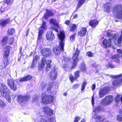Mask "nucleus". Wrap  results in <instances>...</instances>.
<instances>
[{
	"mask_svg": "<svg viewBox=\"0 0 122 122\" xmlns=\"http://www.w3.org/2000/svg\"><path fill=\"white\" fill-rule=\"evenodd\" d=\"M0 92H1V95L5 97L7 101L9 102L11 101V98L10 95L9 89L4 84L0 85Z\"/></svg>",
	"mask_w": 122,
	"mask_h": 122,
	"instance_id": "2",
	"label": "nucleus"
},
{
	"mask_svg": "<svg viewBox=\"0 0 122 122\" xmlns=\"http://www.w3.org/2000/svg\"><path fill=\"white\" fill-rule=\"evenodd\" d=\"M107 33V36H110L111 35V34L110 32L107 31L106 32Z\"/></svg>",
	"mask_w": 122,
	"mask_h": 122,
	"instance_id": "53",
	"label": "nucleus"
},
{
	"mask_svg": "<svg viewBox=\"0 0 122 122\" xmlns=\"http://www.w3.org/2000/svg\"><path fill=\"white\" fill-rule=\"evenodd\" d=\"M39 58V56L37 55L36 56L34 57L32 64L31 66L32 68L34 67L36 65L38 60Z\"/></svg>",
	"mask_w": 122,
	"mask_h": 122,
	"instance_id": "23",
	"label": "nucleus"
},
{
	"mask_svg": "<svg viewBox=\"0 0 122 122\" xmlns=\"http://www.w3.org/2000/svg\"><path fill=\"white\" fill-rule=\"evenodd\" d=\"M70 23V21L69 20H66L65 21V23L67 25H69Z\"/></svg>",
	"mask_w": 122,
	"mask_h": 122,
	"instance_id": "51",
	"label": "nucleus"
},
{
	"mask_svg": "<svg viewBox=\"0 0 122 122\" xmlns=\"http://www.w3.org/2000/svg\"><path fill=\"white\" fill-rule=\"evenodd\" d=\"M46 27V23L43 21L42 24V25L39 29V32L38 39H40L42 37V35L44 30H45Z\"/></svg>",
	"mask_w": 122,
	"mask_h": 122,
	"instance_id": "14",
	"label": "nucleus"
},
{
	"mask_svg": "<svg viewBox=\"0 0 122 122\" xmlns=\"http://www.w3.org/2000/svg\"><path fill=\"white\" fill-rule=\"evenodd\" d=\"M117 120L119 121H122V116L121 115H118L117 116Z\"/></svg>",
	"mask_w": 122,
	"mask_h": 122,
	"instance_id": "42",
	"label": "nucleus"
},
{
	"mask_svg": "<svg viewBox=\"0 0 122 122\" xmlns=\"http://www.w3.org/2000/svg\"><path fill=\"white\" fill-rule=\"evenodd\" d=\"M117 52L121 55H119V54L115 55L112 56V58L113 60H114V61L115 62L118 63L119 62V58L120 56L122 58V50L121 49H117Z\"/></svg>",
	"mask_w": 122,
	"mask_h": 122,
	"instance_id": "13",
	"label": "nucleus"
},
{
	"mask_svg": "<svg viewBox=\"0 0 122 122\" xmlns=\"http://www.w3.org/2000/svg\"><path fill=\"white\" fill-rule=\"evenodd\" d=\"M7 84L10 89L13 91H15L17 89V85L15 80L13 79H10L7 81Z\"/></svg>",
	"mask_w": 122,
	"mask_h": 122,
	"instance_id": "9",
	"label": "nucleus"
},
{
	"mask_svg": "<svg viewBox=\"0 0 122 122\" xmlns=\"http://www.w3.org/2000/svg\"><path fill=\"white\" fill-rule=\"evenodd\" d=\"M53 15V14L52 12V11L49 10H46V13L44 15L43 18L47 19L48 17V16H52Z\"/></svg>",
	"mask_w": 122,
	"mask_h": 122,
	"instance_id": "22",
	"label": "nucleus"
},
{
	"mask_svg": "<svg viewBox=\"0 0 122 122\" xmlns=\"http://www.w3.org/2000/svg\"><path fill=\"white\" fill-rule=\"evenodd\" d=\"M79 86V85L78 84H75L72 87V89H76L78 88Z\"/></svg>",
	"mask_w": 122,
	"mask_h": 122,
	"instance_id": "43",
	"label": "nucleus"
},
{
	"mask_svg": "<svg viewBox=\"0 0 122 122\" xmlns=\"http://www.w3.org/2000/svg\"><path fill=\"white\" fill-rule=\"evenodd\" d=\"M38 122H48L45 119L41 118L38 121Z\"/></svg>",
	"mask_w": 122,
	"mask_h": 122,
	"instance_id": "45",
	"label": "nucleus"
},
{
	"mask_svg": "<svg viewBox=\"0 0 122 122\" xmlns=\"http://www.w3.org/2000/svg\"><path fill=\"white\" fill-rule=\"evenodd\" d=\"M46 86V84L45 83H43L42 85H41L42 87L43 88H44Z\"/></svg>",
	"mask_w": 122,
	"mask_h": 122,
	"instance_id": "52",
	"label": "nucleus"
},
{
	"mask_svg": "<svg viewBox=\"0 0 122 122\" xmlns=\"http://www.w3.org/2000/svg\"><path fill=\"white\" fill-rule=\"evenodd\" d=\"M107 68H114V65L111 63H108L106 66Z\"/></svg>",
	"mask_w": 122,
	"mask_h": 122,
	"instance_id": "41",
	"label": "nucleus"
},
{
	"mask_svg": "<svg viewBox=\"0 0 122 122\" xmlns=\"http://www.w3.org/2000/svg\"><path fill=\"white\" fill-rule=\"evenodd\" d=\"M76 28V25L75 24H72L70 27V30L71 31H74Z\"/></svg>",
	"mask_w": 122,
	"mask_h": 122,
	"instance_id": "33",
	"label": "nucleus"
},
{
	"mask_svg": "<svg viewBox=\"0 0 122 122\" xmlns=\"http://www.w3.org/2000/svg\"><path fill=\"white\" fill-rule=\"evenodd\" d=\"M79 53V51L77 50L75 53L73 54L72 57L73 60L72 66V68L73 69L75 68L77 65V62L78 60V56Z\"/></svg>",
	"mask_w": 122,
	"mask_h": 122,
	"instance_id": "7",
	"label": "nucleus"
},
{
	"mask_svg": "<svg viewBox=\"0 0 122 122\" xmlns=\"http://www.w3.org/2000/svg\"><path fill=\"white\" fill-rule=\"evenodd\" d=\"M113 99V97L111 96H106L102 100L101 104L105 106L108 105L112 102Z\"/></svg>",
	"mask_w": 122,
	"mask_h": 122,
	"instance_id": "8",
	"label": "nucleus"
},
{
	"mask_svg": "<svg viewBox=\"0 0 122 122\" xmlns=\"http://www.w3.org/2000/svg\"><path fill=\"white\" fill-rule=\"evenodd\" d=\"M41 109L45 114L48 115L50 116L53 114V110L48 107H43Z\"/></svg>",
	"mask_w": 122,
	"mask_h": 122,
	"instance_id": "15",
	"label": "nucleus"
},
{
	"mask_svg": "<svg viewBox=\"0 0 122 122\" xmlns=\"http://www.w3.org/2000/svg\"><path fill=\"white\" fill-rule=\"evenodd\" d=\"M51 51L48 48L42 49L41 51V54L44 56L48 57L51 54Z\"/></svg>",
	"mask_w": 122,
	"mask_h": 122,
	"instance_id": "16",
	"label": "nucleus"
},
{
	"mask_svg": "<svg viewBox=\"0 0 122 122\" xmlns=\"http://www.w3.org/2000/svg\"><path fill=\"white\" fill-rule=\"evenodd\" d=\"M113 13L118 19L122 20V5H116L112 8Z\"/></svg>",
	"mask_w": 122,
	"mask_h": 122,
	"instance_id": "3",
	"label": "nucleus"
},
{
	"mask_svg": "<svg viewBox=\"0 0 122 122\" xmlns=\"http://www.w3.org/2000/svg\"><path fill=\"white\" fill-rule=\"evenodd\" d=\"M5 106L4 103L0 99V107L3 108Z\"/></svg>",
	"mask_w": 122,
	"mask_h": 122,
	"instance_id": "39",
	"label": "nucleus"
},
{
	"mask_svg": "<svg viewBox=\"0 0 122 122\" xmlns=\"http://www.w3.org/2000/svg\"><path fill=\"white\" fill-rule=\"evenodd\" d=\"M51 62V60H45V58L42 59L41 63L39 64L38 69L40 71H41L44 68L46 63L47 65V66L46 67V71H48L50 69L51 67L50 64Z\"/></svg>",
	"mask_w": 122,
	"mask_h": 122,
	"instance_id": "4",
	"label": "nucleus"
},
{
	"mask_svg": "<svg viewBox=\"0 0 122 122\" xmlns=\"http://www.w3.org/2000/svg\"><path fill=\"white\" fill-rule=\"evenodd\" d=\"M10 22V19H7L1 21L0 23V25L1 26L3 27L6 25L7 24Z\"/></svg>",
	"mask_w": 122,
	"mask_h": 122,
	"instance_id": "25",
	"label": "nucleus"
},
{
	"mask_svg": "<svg viewBox=\"0 0 122 122\" xmlns=\"http://www.w3.org/2000/svg\"><path fill=\"white\" fill-rule=\"evenodd\" d=\"M80 119V117H76L75 118L74 122H78Z\"/></svg>",
	"mask_w": 122,
	"mask_h": 122,
	"instance_id": "47",
	"label": "nucleus"
},
{
	"mask_svg": "<svg viewBox=\"0 0 122 122\" xmlns=\"http://www.w3.org/2000/svg\"><path fill=\"white\" fill-rule=\"evenodd\" d=\"M79 71H76V72L75 73V76L76 78V79L79 76Z\"/></svg>",
	"mask_w": 122,
	"mask_h": 122,
	"instance_id": "40",
	"label": "nucleus"
},
{
	"mask_svg": "<svg viewBox=\"0 0 122 122\" xmlns=\"http://www.w3.org/2000/svg\"><path fill=\"white\" fill-rule=\"evenodd\" d=\"M75 35L74 34L72 35L71 36L70 38V40L71 41H74L75 37Z\"/></svg>",
	"mask_w": 122,
	"mask_h": 122,
	"instance_id": "44",
	"label": "nucleus"
},
{
	"mask_svg": "<svg viewBox=\"0 0 122 122\" xmlns=\"http://www.w3.org/2000/svg\"><path fill=\"white\" fill-rule=\"evenodd\" d=\"M81 122H85V120L83 119L82 120Z\"/></svg>",
	"mask_w": 122,
	"mask_h": 122,
	"instance_id": "64",
	"label": "nucleus"
},
{
	"mask_svg": "<svg viewBox=\"0 0 122 122\" xmlns=\"http://www.w3.org/2000/svg\"><path fill=\"white\" fill-rule=\"evenodd\" d=\"M102 43L103 47L105 48L110 47L111 46V39L110 38L108 40L105 39Z\"/></svg>",
	"mask_w": 122,
	"mask_h": 122,
	"instance_id": "18",
	"label": "nucleus"
},
{
	"mask_svg": "<svg viewBox=\"0 0 122 122\" xmlns=\"http://www.w3.org/2000/svg\"><path fill=\"white\" fill-rule=\"evenodd\" d=\"M79 2L77 5V7L79 8L84 3L86 0H78Z\"/></svg>",
	"mask_w": 122,
	"mask_h": 122,
	"instance_id": "31",
	"label": "nucleus"
},
{
	"mask_svg": "<svg viewBox=\"0 0 122 122\" xmlns=\"http://www.w3.org/2000/svg\"><path fill=\"white\" fill-rule=\"evenodd\" d=\"M14 40V38L12 37H11L8 39V42L11 45L13 44Z\"/></svg>",
	"mask_w": 122,
	"mask_h": 122,
	"instance_id": "35",
	"label": "nucleus"
},
{
	"mask_svg": "<svg viewBox=\"0 0 122 122\" xmlns=\"http://www.w3.org/2000/svg\"><path fill=\"white\" fill-rule=\"evenodd\" d=\"M92 66L93 67H97V65L95 64H93L92 65Z\"/></svg>",
	"mask_w": 122,
	"mask_h": 122,
	"instance_id": "59",
	"label": "nucleus"
},
{
	"mask_svg": "<svg viewBox=\"0 0 122 122\" xmlns=\"http://www.w3.org/2000/svg\"><path fill=\"white\" fill-rule=\"evenodd\" d=\"M81 70L83 71H84L86 70V68L85 67V65L84 63H82L81 64Z\"/></svg>",
	"mask_w": 122,
	"mask_h": 122,
	"instance_id": "37",
	"label": "nucleus"
},
{
	"mask_svg": "<svg viewBox=\"0 0 122 122\" xmlns=\"http://www.w3.org/2000/svg\"><path fill=\"white\" fill-rule=\"evenodd\" d=\"M14 32L15 29L13 28L9 29L7 31L8 34L10 35H12Z\"/></svg>",
	"mask_w": 122,
	"mask_h": 122,
	"instance_id": "30",
	"label": "nucleus"
},
{
	"mask_svg": "<svg viewBox=\"0 0 122 122\" xmlns=\"http://www.w3.org/2000/svg\"><path fill=\"white\" fill-rule=\"evenodd\" d=\"M86 55L89 57L93 56V54L91 52H88L86 53Z\"/></svg>",
	"mask_w": 122,
	"mask_h": 122,
	"instance_id": "46",
	"label": "nucleus"
},
{
	"mask_svg": "<svg viewBox=\"0 0 122 122\" xmlns=\"http://www.w3.org/2000/svg\"><path fill=\"white\" fill-rule=\"evenodd\" d=\"M29 98L28 97L20 95L18 96L17 100L19 102L21 103L26 101Z\"/></svg>",
	"mask_w": 122,
	"mask_h": 122,
	"instance_id": "17",
	"label": "nucleus"
},
{
	"mask_svg": "<svg viewBox=\"0 0 122 122\" xmlns=\"http://www.w3.org/2000/svg\"><path fill=\"white\" fill-rule=\"evenodd\" d=\"M87 84V82L86 81H84L81 86V91H83L85 88V87Z\"/></svg>",
	"mask_w": 122,
	"mask_h": 122,
	"instance_id": "34",
	"label": "nucleus"
},
{
	"mask_svg": "<svg viewBox=\"0 0 122 122\" xmlns=\"http://www.w3.org/2000/svg\"><path fill=\"white\" fill-rule=\"evenodd\" d=\"M110 76L112 78H115L112 82L113 85L117 86L122 82V73L118 75H111Z\"/></svg>",
	"mask_w": 122,
	"mask_h": 122,
	"instance_id": "6",
	"label": "nucleus"
},
{
	"mask_svg": "<svg viewBox=\"0 0 122 122\" xmlns=\"http://www.w3.org/2000/svg\"><path fill=\"white\" fill-rule=\"evenodd\" d=\"M28 30L29 29L26 31V36H27L28 34Z\"/></svg>",
	"mask_w": 122,
	"mask_h": 122,
	"instance_id": "63",
	"label": "nucleus"
},
{
	"mask_svg": "<svg viewBox=\"0 0 122 122\" xmlns=\"http://www.w3.org/2000/svg\"><path fill=\"white\" fill-rule=\"evenodd\" d=\"M62 67L65 69V68L68 67V66L66 64H64L63 65Z\"/></svg>",
	"mask_w": 122,
	"mask_h": 122,
	"instance_id": "56",
	"label": "nucleus"
},
{
	"mask_svg": "<svg viewBox=\"0 0 122 122\" xmlns=\"http://www.w3.org/2000/svg\"><path fill=\"white\" fill-rule=\"evenodd\" d=\"M101 111V107L99 106L97 108H93V112L92 113V118L94 119H99L102 118V117L101 116H97L96 114L98 112V111Z\"/></svg>",
	"mask_w": 122,
	"mask_h": 122,
	"instance_id": "11",
	"label": "nucleus"
},
{
	"mask_svg": "<svg viewBox=\"0 0 122 122\" xmlns=\"http://www.w3.org/2000/svg\"><path fill=\"white\" fill-rule=\"evenodd\" d=\"M121 34L120 37L118 38L117 40V43L119 44V46L120 45L119 44L121 43V41H122V30L121 32Z\"/></svg>",
	"mask_w": 122,
	"mask_h": 122,
	"instance_id": "36",
	"label": "nucleus"
},
{
	"mask_svg": "<svg viewBox=\"0 0 122 122\" xmlns=\"http://www.w3.org/2000/svg\"><path fill=\"white\" fill-rule=\"evenodd\" d=\"M114 40H116V35H115L114 36V37L113 38Z\"/></svg>",
	"mask_w": 122,
	"mask_h": 122,
	"instance_id": "61",
	"label": "nucleus"
},
{
	"mask_svg": "<svg viewBox=\"0 0 122 122\" xmlns=\"http://www.w3.org/2000/svg\"><path fill=\"white\" fill-rule=\"evenodd\" d=\"M54 30H55L57 32H58V30L57 28H53Z\"/></svg>",
	"mask_w": 122,
	"mask_h": 122,
	"instance_id": "60",
	"label": "nucleus"
},
{
	"mask_svg": "<svg viewBox=\"0 0 122 122\" xmlns=\"http://www.w3.org/2000/svg\"><path fill=\"white\" fill-rule=\"evenodd\" d=\"M77 14H76V15H75L73 17V18H76L77 17Z\"/></svg>",
	"mask_w": 122,
	"mask_h": 122,
	"instance_id": "62",
	"label": "nucleus"
},
{
	"mask_svg": "<svg viewBox=\"0 0 122 122\" xmlns=\"http://www.w3.org/2000/svg\"><path fill=\"white\" fill-rule=\"evenodd\" d=\"M32 78V76L29 75H28L26 76L23 77L20 79L19 81L21 82L26 81L29 80Z\"/></svg>",
	"mask_w": 122,
	"mask_h": 122,
	"instance_id": "24",
	"label": "nucleus"
},
{
	"mask_svg": "<svg viewBox=\"0 0 122 122\" xmlns=\"http://www.w3.org/2000/svg\"><path fill=\"white\" fill-rule=\"evenodd\" d=\"M86 27H83L81 29L80 31L79 32L78 35L80 36H84L86 32Z\"/></svg>",
	"mask_w": 122,
	"mask_h": 122,
	"instance_id": "20",
	"label": "nucleus"
},
{
	"mask_svg": "<svg viewBox=\"0 0 122 122\" xmlns=\"http://www.w3.org/2000/svg\"><path fill=\"white\" fill-rule=\"evenodd\" d=\"M57 71L56 67H54L51 70L49 74L52 80H55L57 78Z\"/></svg>",
	"mask_w": 122,
	"mask_h": 122,
	"instance_id": "12",
	"label": "nucleus"
},
{
	"mask_svg": "<svg viewBox=\"0 0 122 122\" xmlns=\"http://www.w3.org/2000/svg\"><path fill=\"white\" fill-rule=\"evenodd\" d=\"M70 78L71 82L73 81L75 79L74 77L71 75H70Z\"/></svg>",
	"mask_w": 122,
	"mask_h": 122,
	"instance_id": "48",
	"label": "nucleus"
},
{
	"mask_svg": "<svg viewBox=\"0 0 122 122\" xmlns=\"http://www.w3.org/2000/svg\"><path fill=\"white\" fill-rule=\"evenodd\" d=\"M58 35L60 41V45L59 46H56L53 47V49L54 52L56 55L59 54L61 51H63L65 43L64 39L65 38V35L64 32H61L60 33L58 34Z\"/></svg>",
	"mask_w": 122,
	"mask_h": 122,
	"instance_id": "1",
	"label": "nucleus"
},
{
	"mask_svg": "<svg viewBox=\"0 0 122 122\" xmlns=\"http://www.w3.org/2000/svg\"><path fill=\"white\" fill-rule=\"evenodd\" d=\"M50 122H55V120L53 118H51L50 121Z\"/></svg>",
	"mask_w": 122,
	"mask_h": 122,
	"instance_id": "55",
	"label": "nucleus"
},
{
	"mask_svg": "<svg viewBox=\"0 0 122 122\" xmlns=\"http://www.w3.org/2000/svg\"><path fill=\"white\" fill-rule=\"evenodd\" d=\"M9 49L8 48L4 52V56L7 57L9 56Z\"/></svg>",
	"mask_w": 122,
	"mask_h": 122,
	"instance_id": "32",
	"label": "nucleus"
},
{
	"mask_svg": "<svg viewBox=\"0 0 122 122\" xmlns=\"http://www.w3.org/2000/svg\"><path fill=\"white\" fill-rule=\"evenodd\" d=\"M42 102L43 103L49 104L52 102L54 99L53 96L43 93L41 95Z\"/></svg>",
	"mask_w": 122,
	"mask_h": 122,
	"instance_id": "5",
	"label": "nucleus"
},
{
	"mask_svg": "<svg viewBox=\"0 0 122 122\" xmlns=\"http://www.w3.org/2000/svg\"><path fill=\"white\" fill-rule=\"evenodd\" d=\"M50 23L51 24L53 25H54L58 28H59L58 23L56 22V20L54 19H51L50 20Z\"/></svg>",
	"mask_w": 122,
	"mask_h": 122,
	"instance_id": "28",
	"label": "nucleus"
},
{
	"mask_svg": "<svg viewBox=\"0 0 122 122\" xmlns=\"http://www.w3.org/2000/svg\"><path fill=\"white\" fill-rule=\"evenodd\" d=\"M95 87L96 85L95 84H93L92 85V89L93 90H94L95 89Z\"/></svg>",
	"mask_w": 122,
	"mask_h": 122,
	"instance_id": "54",
	"label": "nucleus"
},
{
	"mask_svg": "<svg viewBox=\"0 0 122 122\" xmlns=\"http://www.w3.org/2000/svg\"><path fill=\"white\" fill-rule=\"evenodd\" d=\"M46 39L49 41H51L53 40L55 38L54 34L52 33V32H48L46 35Z\"/></svg>",
	"mask_w": 122,
	"mask_h": 122,
	"instance_id": "19",
	"label": "nucleus"
},
{
	"mask_svg": "<svg viewBox=\"0 0 122 122\" xmlns=\"http://www.w3.org/2000/svg\"><path fill=\"white\" fill-rule=\"evenodd\" d=\"M4 2L5 3H6L7 4H8L10 3V0H6Z\"/></svg>",
	"mask_w": 122,
	"mask_h": 122,
	"instance_id": "50",
	"label": "nucleus"
},
{
	"mask_svg": "<svg viewBox=\"0 0 122 122\" xmlns=\"http://www.w3.org/2000/svg\"><path fill=\"white\" fill-rule=\"evenodd\" d=\"M112 6V5L111 3H107L105 5L104 7L106 11L108 12H110Z\"/></svg>",
	"mask_w": 122,
	"mask_h": 122,
	"instance_id": "21",
	"label": "nucleus"
},
{
	"mask_svg": "<svg viewBox=\"0 0 122 122\" xmlns=\"http://www.w3.org/2000/svg\"><path fill=\"white\" fill-rule=\"evenodd\" d=\"M119 112L120 113H122V109H120Z\"/></svg>",
	"mask_w": 122,
	"mask_h": 122,
	"instance_id": "58",
	"label": "nucleus"
},
{
	"mask_svg": "<svg viewBox=\"0 0 122 122\" xmlns=\"http://www.w3.org/2000/svg\"><path fill=\"white\" fill-rule=\"evenodd\" d=\"M110 88L109 87H106L100 89L98 93L99 97L100 98L103 97L109 91Z\"/></svg>",
	"mask_w": 122,
	"mask_h": 122,
	"instance_id": "10",
	"label": "nucleus"
},
{
	"mask_svg": "<svg viewBox=\"0 0 122 122\" xmlns=\"http://www.w3.org/2000/svg\"><path fill=\"white\" fill-rule=\"evenodd\" d=\"M8 64V61L7 59H5V60L3 61L0 65V68L1 69H3L5 68L7 65Z\"/></svg>",
	"mask_w": 122,
	"mask_h": 122,
	"instance_id": "26",
	"label": "nucleus"
},
{
	"mask_svg": "<svg viewBox=\"0 0 122 122\" xmlns=\"http://www.w3.org/2000/svg\"><path fill=\"white\" fill-rule=\"evenodd\" d=\"M121 95H117L115 98L116 101L117 102H118L119 101H120V100H121Z\"/></svg>",
	"mask_w": 122,
	"mask_h": 122,
	"instance_id": "38",
	"label": "nucleus"
},
{
	"mask_svg": "<svg viewBox=\"0 0 122 122\" xmlns=\"http://www.w3.org/2000/svg\"><path fill=\"white\" fill-rule=\"evenodd\" d=\"M8 38L7 36L4 37L2 39L1 43L2 45H5L7 42H8Z\"/></svg>",
	"mask_w": 122,
	"mask_h": 122,
	"instance_id": "29",
	"label": "nucleus"
},
{
	"mask_svg": "<svg viewBox=\"0 0 122 122\" xmlns=\"http://www.w3.org/2000/svg\"><path fill=\"white\" fill-rule=\"evenodd\" d=\"M98 22L96 20H91L89 23L90 25L92 27H94L98 24Z\"/></svg>",
	"mask_w": 122,
	"mask_h": 122,
	"instance_id": "27",
	"label": "nucleus"
},
{
	"mask_svg": "<svg viewBox=\"0 0 122 122\" xmlns=\"http://www.w3.org/2000/svg\"><path fill=\"white\" fill-rule=\"evenodd\" d=\"M4 11L3 10L1 9H0V14H2Z\"/></svg>",
	"mask_w": 122,
	"mask_h": 122,
	"instance_id": "57",
	"label": "nucleus"
},
{
	"mask_svg": "<svg viewBox=\"0 0 122 122\" xmlns=\"http://www.w3.org/2000/svg\"><path fill=\"white\" fill-rule=\"evenodd\" d=\"M94 99L93 96L92 97V105L93 106L94 105Z\"/></svg>",
	"mask_w": 122,
	"mask_h": 122,
	"instance_id": "49",
	"label": "nucleus"
}]
</instances>
